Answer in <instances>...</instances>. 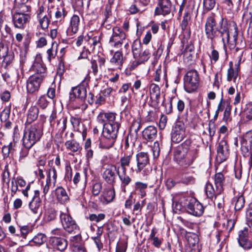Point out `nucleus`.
Here are the masks:
<instances>
[{"mask_svg":"<svg viewBox=\"0 0 252 252\" xmlns=\"http://www.w3.org/2000/svg\"><path fill=\"white\" fill-rule=\"evenodd\" d=\"M205 33L207 38L210 39L212 43L215 42L217 39H221L225 45V41L228 43L229 40L227 20L221 17L217 23L216 16L214 15L208 16L205 22Z\"/></svg>","mask_w":252,"mask_h":252,"instance_id":"f257e3e1","label":"nucleus"},{"mask_svg":"<svg viewBox=\"0 0 252 252\" xmlns=\"http://www.w3.org/2000/svg\"><path fill=\"white\" fill-rule=\"evenodd\" d=\"M116 114L113 112L106 113V124L104 125L103 130V137L99 142V147L108 149L112 147L117 138L118 133L121 124L116 121Z\"/></svg>","mask_w":252,"mask_h":252,"instance_id":"f03ea898","label":"nucleus"},{"mask_svg":"<svg viewBox=\"0 0 252 252\" xmlns=\"http://www.w3.org/2000/svg\"><path fill=\"white\" fill-rule=\"evenodd\" d=\"M190 139L185 140L179 148L175 155V158L178 164L186 168L191 165L198 157V150L191 145Z\"/></svg>","mask_w":252,"mask_h":252,"instance_id":"7ed1b4c3","label":"nucleus"},{"mask_svg":"<svg viewBox=\"0 0 252 252\" xmlns=\"http://www.w3.org/2000/svg\"><path fill=\"white\" fill-rule=\"evenodd\" d=\"M43 125L41 123H37L27 126L23 137V141L28 143V145L33 146L41 139L43 134Z\"/></svg>","mask_w":252,"mask_h":252,"instance_id":"20e7f679","label":"nucleus"},{"mask_svg":"<svg viewBox=\"0 0 252 252\" xmlns=\"http://www.w3.org/2000/svg\"><path fill=\"white\" fill-rule=\"evenodd\" d=\"M199 80V74L196 70H189L184 77L185 91L189 93L194 92L198 87Z\"/></svg>","mask_w":252,"mask_h":252,"instance_id":"39448f33","label":"nucleus"},{"mask_svg":"<svg viewBox=\"0 0 252 252\" xmlns=\"http://www.w3.org/2000/svg\"><path fill=\"white\" fill-rule=\"evenodd\" d=\"M60 220L64 230L69 234H74L79 232V227L67 210L65 212H61Z\"/></svg>","mask_w":252,"mask_h":252,"instance_id":"423d86ee","label":"nucleus"},{"mask_svg":"<svg viewBox=\"0 0 252 252\" xmlns=\"http://www.w3.org/2000/svg\"><path fill=\"white\" fill-rule=\"evenodd\" d=\"M187 212L194 216L200 217L204 213V207L196 198L192 197L184 198Z\"/></svg>","mask_w":252,"mask_h":252,"instance_id":"0eeeda50","label":"nucleus"},{"mask_svg":"<svg viewBox=\"0 0 252 252\" xmlns=\"http://www.w3.org/2000/svg\"><path fill=\"white\" fill-rule=\"evenodd\" d=\"M120 170V167L113 164H108L102 173V177L104 181L112 187L116 183L117 176Z\"/></svg>","mask_w":252,"mask_h":252,"instance_id":"6e6552de","label":"nucleus"},{"mask_svg":"<svg viewBox=\"0 0 252 252\" xmlns=\"http://www.w3.org/2000/svg\"><path fill=\"white\" fill-rule=\"evenodd\" d=\"M185 129V126L183 122H176L173 126L171 132L172 141L176 143L182 141L186 135Z\"/></svg>","mask_w":252,"mask_h":252,"instance_id":"1a4fd4ad","label":"nucleus"},{"mask_svg":"<svg viewBox=\"0 0 252 252\" xmlns=\"http://www.w3.org/2000/svg\"><path fill=\"white\" fill-rule=\"evenodd\" d=\"M67 121V118L62 116L51 126L52 131L56 133L55 138L59 142H62V135L66 128Z\"/></svg>","mask_w":252,"mask_h":252,"instance_id":"9d476101","label":"nucleus"},{"mask_svg":"<svg viewBox=\"0 0 252 252\" xmlns=\"http://www.w3.org/2000/svg\"><path fill=\"white\" fill-rule=\"evenodd\" d=\"M126 35L120 28L115 27L113 29V34L109 40V43L112 46L119 48L125 40Z\"/></svg>","mask_w":252,"mask_h":252,"instance_id":"9b49d317","label":"nucleus"},{"mask_svg":"<svg viewBox=\"0 0 252 252\" xmlns=\"http://www.w3.org/2000/svg\"><path fill=\"white\" fill-rule=\"evenodd\" d=\"M31 18V14L14 13L12 15V22L15 28L23 30L29 23Z\"/></svg>","mask_w":252,"mask_h":252,"instance_id":"f8f14e48","label":"nucleus"},{"mask_svg":"<svg viewBox=\"0 0 252 252\" xmlns=\"http://www.w3.org/2000/svg\"><path fill=\"white\" fill-rule=\"evenodd\" d=\"M47 246L54 251L63 252L67 247V241L61 237L51 236L49 238Z\"/></svg>","mask_w":252,"mask_h":252,"instance_id":"ddd939ff","label":"nucleus"},{"mask_svg":"<svg viewBox=\"0 0 252 252\" xmlns=\"http://www.w3.org/2000/svg\"><path fill=\"white\" fill-rule=\"evenodd\" d=\"M217 152V159L220 162L226 160L229 157V146L225 140L222 139L219 142Z\"/></svg>","mask_w":252,"mask_h":252,"instance_id":"4468645a","label":"nucleus"},{"mask_svg":"<svg viewBox=\"0 0 252 252\" xmlns=\"http://www.w3.org/2000/svg\"><path fill=\"white\" fill-rule=\"evenodd\" d=\"M37 75L31 76L27 81V90L29 94H33L38 91L44 78Z\"/></svg>","mask_w":252,"mask_h":252,"instance_id":"2eb2a0df","label":"nucleus"},{"mask_svg":"<svg viewBox=\"0 0 252 252\" xmlns=\"http://www.w3.org/2000/svg\"><path fill=\"white\" fill-rule=\"evenodd\" d=\"M172 6L170 0H158V6L155 11V14L163 16L168 15L171 11Z\"/></svg>","mask_w":252,"mask_h":252,"instance_id":"dca6fc26","label":"nucleus"},{"mask_svg":"<svg viewBox=\"0 0 252 252\" xmlns=\"http://www.w3.org/2000/svg\"><path fill=\"white\" fill-rule=\"evenodd\" d=\"M87 93V88L83 84L72 87L69 93L70 101H74L76 98H78L82 100L86 97Z\"/></svg>","mask_w":252,"mask_h":252,"instance_id":"f3484780","label":"nucleus"},{"mask_svg":"<svg viewBox=\"0 0 252 252\" xmlns=\"http://www.w3.org/2000/svg\"><path fill=\"white\" fill-rule=\"evenodd\" d=\"M124 62V59L122 52L119 51L116 52L110 60V67L108 68V69L111 70H121Z\"/></svg>","mask_w":252,"mask_h":252,"instance_id":"a211bd4d","label":"nucleus"},{"mask_svg":"<svg viewBox=\"0 0 252 252\" xmlns=\"http://www.w3.org/2000/svg\"><path fill=\"white\" fill-rule=\"evenodd\" d=\"M41 199L40 198V191L35 190L32 200L29 204V207L32 212L34 214L41 213Z\"/></svg>","mask_w":252,"mask_h":252,"instance_id":"6ab92c4d","label":"nucleus"},{"mask_svg":"<svg viewBox=\"0 0 252 252\" xmlns=\"http://www.w3.org/2000/svg\"><path fill=\"white\" fill-rule=\"evenodd\" d=\"M248 229L244 228L239 232L238 243L245 250L252 248V242L248 239Z\"/></svg>","mask_w":252,"mask_h":252,"instance_id":"aec40b11","label":"nucleus"},{"mask_svg":"<svg viewBox=\"0 0 252 252\" xmlns=\"http://www.w3.org/2000/svg\"><path fill=\"white\" fill-rule=\"evenodd\" d=\"M32 69L35 72L33 75L44 78L46 76V67L43 64L41 57H37L32 65Z\"/></svg>","mask_w":252,"mask_h":252,"instance_id":"412c9836","label":"nucleus"},{"mask_svg":"<svg viewBox=\"0 0 252 252\" xmlns=\"http://www.w3.org/2000/svg\"><path fill=\"white\" fill-rule=\"evenodd\" d=\"M157 137V128L153 126H150L142 131V137L147 142H152Z\"/></svg>","mask_w":252,"mask_h":252,"instance_id":"4be33fe9","label":"nucleus"},{"mask_svg":"<svg viewBox=\"0 0 252 252\" xmlns=\"http://www.w3.org/2000/svg\"><path fill=\"white\" fill-rule=\"evenodd\" d=\"M80 24V18L76 14H74L71 18L69 26L66 30V34L68 36H72L77 33L79 29Z\"/></svg>","mask_w":252,"mask_h":252,"instance_id":"5701e85b","label":"nucleus"},{"mask_svg":"<svg viewBox=\"0 0 252 252\" xmlns=\"http://www.w3.org/2000/svg\"><path fill=\"white\" fill-rule=\"evenodd\" d=\"M137 166L136 170L137 173L141 171L149 163V157L146 153L140 152L136 155Z\"/></svg>","mask_w":252,"mask_h":252,"instance_id":"b1692460","label":"nucleus"},{"mask_svg":"<svg viewBox=\"0 0 252 252\" xmlns=\"http://www.w3.org/2000/svg\"><path fill=\"white\" fill-rule=\"evenodd\" d=\"M214 179L217 192L221 193L223 191L224 186L225 184L224 175L221 172H218L215 174Z\"/></svg>","mask_w":252,"mask_h":252,"instance_id":"393cba45","label":"nucleus"},{"mask_svg":"<svg viewBox=\"0 0 252 252\" xmlns=\"http://www.w3.org/2000/svg\"><path fill=\"white\" fill-rule=\"evenodd\" d=\"M55 194L58 201L61 204L68 202L69 197L65 189L62 186L58 187L55 190Z\"/></svg>","mask_w":252,"mask_h":252,"instance_id":"a878e982","label":"nucleus"},{"mask_svg":"<svg viewBox=\"0 0 252 252\" xmlns=\"http://www.w3.org/2000/svg\"><path fill=\"white\" fill-rule=\"evenodd\" d=\"M189 248L187 249L199 251V237L195 234H191L187 236Z\"/></svg>","mask_w":252,"mask_h":252,"instance_id":"bb28decb","label":"nucleus"},{"mask_svg":"<svg viewBox=\"0 0 252 252\" xmlns=\"http://www.w3.org/2000/svg\"><path fill=\"white\" fill-rule=\"evenodd\" d=\"M231 203L234 205L235 211L241 210L244 207L245 200L242 194H238L234 196L232 199Z\"/></svg>","mask_w":252,"mask_h":252,"instance_id":"cd10ccee","label":"nucleus"},{"mask_svg":"<svg viewBox=\"0 0 252 252\" xmlns=\"http://www.w3.org/2000/svg\"><path fill=\"white\" fill-rule=\"evenodd\" d=\"M38 113L39 109L37 107L35 106L31 107L28 111L26 124H30L36 120Z\"/></svg>","mask_w":252,"mask_h":252,"instance_id":"c85d7f7f","label":"nucleus"},{"mask_svg":"<svg viewBox=\"0 0 252 252\" xmlns=\"http://www.w3.org/2000/svg\"><path fill=\"white\" fill-rule=\"evenodd\" d=\"M64 145L66 149L72 153L80 152L82 149L79 143L75 140H67L65 142Z\"/></svg>","mask_w":252,"mask_h":252,"instance_id":"c756f323","label":"nucleus"},{"mask_svg":"<svg viewBox=\"0 0 252 252\" xmlns=\"http://www.w3.org/2000/svg\"><path fill=\"white\" fill-rule=\"evenodd\" d=\"M195 182V178L192 175L187 173H182L179 176V179L178 180V183L186 185L193 184Z\"/></svg>","mask_w":252,"mask_h":252,"instance_id":"7c9ffc66","label":"nucleus"},{"mask_svg":"<svg viewBox=\"0 0 252 252\" xmlns=\"http://www.w3.org/2000/svg\"><path fill=\"white\" fill-rule=\"evenodd\" d=\"M15 13H19L22 14H30L29 12L31 10V6L27 3H15Z\"/></svg>","mask_w":252,"mask_h":252,"instance_id":"2f4dec72","label":"nucleus"},{"mask_svg":"<svg viewBox=\"0 0 252 252\" xmlns=\"http://www.w3.org/2000/svg\"><path fill=\"white\" fill-rule=\"evenodd\" d=\"M118 176L121 181V186L123 188H125L132 181L131 178L126 174V171H122L121 173L119 170Z\"/></svg>","mask_w":252,"mask_h":252,"instance_id":"473e14b6","label":"nucleus"},{"mask_svg":"<svg viewBox=\"0 0 252 252\" xmlns=\"http://www.w3.org/2000/svg\"><path fill=\"white\" fill-rule=\"evenodd\" d=\"M0 58H3L4 61H9L11 58H13L12 55L8 54V48L2 43H0Z\"/></svg>","mask_w":252,"mask_h":252,"instance_id":"72a5a7b5","label":"nucleus"},{"mask_svg":"<svg viewBox=\"0 0 252 252\" xmlns=\"http://www.w3.org/2000/svg\"><path fill=\"white\" fill-rule=\"evenodd\" d=\"M20 228V233H17L16 235L20 236L23 238L26 239L27 235L31 232L33 228V226L31 224L25 225H19Z\"/></svg>","mask_w":252,"mask_h":252,"instance_id":"f704fd0d","label":"nucleus"},{"mask_svg":"<svg viewBox=\"0 0 252 252\" xmlns=\"http://www.w3.org/2000/svg\"><path fill=\"white\" fill-rule=\"evenodd\" d=\"M205 191L207 197L210 199H212L214 197H216V195L220 194L217 192V189H215L212 184L209 182L206 184Z\"/></svg>","mask_w":252,"mask_h":252,"instance_id":"c9c22d12","label":"nucleus"},{"mask_svg":"<svg viewBox=\"0 0 252 252\" xmlns=\"http://www.w3.org/2000/svg\"><path fill=\"white\" fill-rule=\"evenodd\" d=\"M32 145H28L27 143L23 141V147L20 152L19 161L22 162V160L26 157L29 154V150L32 147Z\"/></svg>","mask_w":252,"mask_h":252,"instance_id":"e433bc0d","label":"nucleus"},{"mask_svg":"<svg viewBox=\"0 0 252 252\" xmlns=\"http://www.w3.org/2000/svg\"><path fill=\"white\" fill-rule=\"evenodd\" d=\"M142 51V45L139 40H135L132 45V52L134 58H137L139 53Z\"/></svg>","mask_w":252,"mask_h":252,"instance_id":"4c0bfd02","label":"nucleus"},{"mask_svg":"<svg viewBox=\"0 0 252 252\" xmlns=\"http://www.w3.org/2000/svg\"><path fill=\"white\" fill-rule=\"evenodd\" d=\"M229 66L230 67L227 70V80L228 81L233 80L235 82L238 76V71L234 70L232 62H229Z\"/></svg>","mask_w":252,"mask_h":252,"instance_id":"58836bf2","label":"nucleus"},{"mask_svg":"<svg viewBox=\"0 0 252 252\" xmlns=\"http://www.w3.org/2000/svg\"><path fill=\"white\" fill-rule=\"evenodd\" d=\"M74 235V236H71L69 238V241L73 247L75 248V246L82 245L81 243L83 240L80 231L78 233H76Z\"/></svg>","mask_w":252,"mask_h":252,"instance_id":"ea45409f","label":"nucleus"},{"mask_svg":"<svg viewBox=\"0 0 252 252\" xmlns=\"http://www.w3.org/2000/svg\"><path fill=\"white\" fill-rule=\"evenodd\" d=\"M131 156H126L121 158L120 159V165L122 171H126V167L129 166L130 161L131 159Z\"/></svg>","mask_w":252,"mask_h":252,"instance_id":"a19ab883","label":"nucleus"},{"mask_svg":"<svg viewBox=\"0 0 252 252\" xmlns=\"http://www.w3.org/2000/svg\"><path fill=\"white\" fill-rule=\"evenodd\" d=\"M148 185L146 183H143L140 182H137L135 183V189L136 191H139V194L142 197H144L146 192L145 189L147 188Z\"/></svg>","mask_w":252,"mask_h":252,"instance_id":"79ce46f5","label":"nucleus"},{"mask_svg":"<svg viewBox=\"0 0 252 252\" xmlns=\"http://www.w3.org/2000/svg\"><path fill=\"white\" fill-rule=\"evenodd\" d=\"M46 178L52 179L53 186H55L57 182V172L55 167H51L47 171Z\"/></svg>","mask_w":252,"mask_h":252,"instance_id":"37998d69","label":"nucleus"},{"mask_svg":"<svg viewBox=\"0 0 252 252\" xmlns=\"http://www.w3.org/2000/svg\"><path fill=\"white\" fill-rule=\"evenodd\" d=\"M150 57V53L149 50L145 49L142 50L140 53H139V56L137 57V58H134L135 59L138 60L142 63H145L147 62Z\"/></svg>","mask_w":252,"mask_h":252,"instance_id":"c03bdc74","label":"nucleus"},{"mask_svg":"<svg viewBox=\"0 0 252 252\" xmlns=\"http://www.w3.org/2000/svg\"><path fill=\"white\" fill-rule=\"evenodd\" d=\"M160 96V93L150 95L151 101L149 103V105L154 108L158 107L159 103Z\"/></svg>","mask_w":252,"mask_h":252,"instance_id":"a18cd8bd","label":"nucleus"},{"mask_svg":"<svg viewBox=\"0 0 252 252\" xmlns=\"http://www.w3.org/2000/svg\"><path fill=\"white\" fill-rule=\"evenodd\" d=\"M115 196L114 188L112 187L106 191L104 194V198L108 203L111 202L113 200Z\"/></svg>","mask_w":252,"mask_h":252,"instance_id":"49530a36","label":"nucleus"},{"mask_svg":"<svg viewBox=\"0 0 252 252\" xmlns=\"http://www.w3.org/2000/svg\"><path fill=\"white\" fill-rule=\"evenodd\" d=\"M49 102L45 95H41L38 99L36 104L41 109H45L49 105Z\"/></svg>","mask_w":252,"mask_h":252,"instance_id":"de8ad7c7","label":"nucleus"},{"mask_svg":"<svg viewBox=\"0 0 252 252\" xmlns=\"http://www.w3.org/2000/svg\"><path fill=\"white\" fill-rule=\"evenodd\" d=\"M46 241V236L42 233H38L32 239V241L38 245H41Z\"/></svg>","mask_w":252,"mask_h":252,"instance_id":"09e8293b","label":"nucleus"},{"mask_svg":"<svg viewBox=\"0 0 252 252\" xmlns=\"http://www.w3.org/2000/svg\"><path fill=\"white\" fill-rule=\"evenodd\" d=\"M140 2H136L135 0L133 4L129 8V11L131 14H134L138 12H143V8L140 6Z\"/></svg>","mask_w":252,"mask_h":252,"instance_id":"8fccbe9b","label":"nucleus"},{"mask_svg":"<svg viewBox=\"0 0 252 252\" xmlns=\"http://www.w3.org/2000/svg\"><path fill=\"white\" fill-rule=\"evenodd\" d=\"M37 19H38L40 26L43 30L48 28L50 20L46 15L43 17H40V18H37Z\"/></svg>","mask_w":252,"mask_h":252,"instance_id":"3c124183","label":"nucleus"},{"mask_svg":"<svg viewBox=\"0 0 252 252\" xmlns=\"http://www.w3.org/2000/svg\"><path fill=\"white\" fill-rule=\"evenodd\" d=\"M102 183L100 182H95L93 184L92 192L94 195L97 196L102 189Z\"/></svg>","mask_w":252,"mask_h":252,"instance_id":"603ef678","label":"nucleus"},{"mask_svg":"<svg viewBox=\"0 0 252 252\" xmlns=\"http://www.w3.org/2000/svg\"><path fill=\"white\" fill-rule=\"evenodd\" d=\"M57 53V46L54 47V44H52V46L51 48L49 49L47 51V59L49 62L53 59H55Z\"/></svg>","mask_w":252,"mask_h":252,"instance_id":"864d4df0","label":"nucleus"},{"mask_svg":"<svg viewBox=\"0 0 252 252\" xmlns=\"http://www.w3.org/2000/svg\"><path fill=\"white\" fill-rule=\"evenodd\" d=\"M105 218V215L103 213H100L98 215L92 214L90 215L89 219L91 221L98 222L103 220Z\"/></svg>","mask_w":252,"mask_h":252,"instance_id":"5fc2aeb1","label":"nucleus"},{"mask_svg":"<svg viewBox=\"0 0 252 252\" xmlns=\"http://www.w3.org/2000/svg\"><path fill=\"white\" fill-rule=\"evenodd\" d=\"M235 51V55L237 57L238 60V63L235 65L236 66L235 70L239 72L244 51L240 50L239 48H236Z\"/></svg>","mask_w":252,"mask_h":252,"instance_id":"6e6d98bb","label":"nucleus"},{"mask_svg":"<svg viewBox=\"0 0 252 252\" xmlns=\"http://www.w3.org/2000/svg\"><path fill=\"white\" fill-rule=\"evenodd\" d=\"M10 113V108L9 107H5L1 112L0 119L1 122H6L9 119Z\"/></svg>","mask_w":252,"mask_h":252,"instance_id":"4d7b16f0","label":"nucleus"},{"mask_svg":"<svg viewBox=\"0 0 252 252\" xmlns=\"http://www.w3.org/2000/svg\"><path fill=\"white\" fill-rule=\"evenodd\" d=\"M236 220V217L228 219L227 220L226 223H224V226L226 227V230L229 231L232 230L234 227Z\"/></svg>","mask_w":252,"mask_h":252,"instance_id":"13d9d810","label":"nucleus"},{"mask_svg":"<svg viewBox=\"0 0 252 252\" xmlns=\"http://www.w3.org/2000/svg\"><path fill=\"white\" fill-rule=\"evenodd\" d=\"M216 0H203L204 8L208 10L213 9L216 5Z\"/></svg>","mask_w":252,"mask_h":252,"instance_id":"bf43d9fd","label":"nucleus"},{"mask_svg":"<svg viewBox=\"0 0 252 252\" xmlns=\"http://www.w3.org/2000/svg\"><path fill=\"white\" fill-rule=\"evenodd\" d=\"M2 181L4 183L8 184L10 182V173L8 170V166L6 165L2 173Z\"/></svg>","mask_w":252,"mask_h":252,"instance_id":"052dcab7","label":"nucleus"},{"mask_svg":"<svg viewBox=\"0 0 252 252\" xmlns=\"http://www.w3.org/2000/svg\"><path fill=\"white\" fill-rule=\"evenodd\" d=\"M190 18L189 16L188 13H185L183 16V19L181 24L182 30L185 31L186 29L187 26L188 25L189 21L190 20Z\"/></svg>","mask_w":252,"mask_h":252,"instance_id":"680f3d73","label":"nucleus"},{"mask_svg":"<svg viewBox=\"0 0 252 252\" xmlns=\"http://www.w3.org/2000/svg\"><path fill=\"white\" fill-rule=\"evenodd\" d=\"M141 127V124L140 121L135 120L134 121L131 126V130H133L135 133H137Z\"/></svg>","mask_w":252,"mask_h":252,"instance_id":"e2e57ef3","label":"nucleus"},{"mask_svg":"<svg viewBox=\"0 0 252 252\" xmlns=\"http://www.w3.org/2000/svg\"><path fill=\"white\" fill-rule=\"evenodd\" d=\"M247 223L252 230V208L247 210L246 212Z\"/></svg>","mask_w":252,"mask_h":252,"instance_id":"0e129e2a","label":"nucleus"},{"mask_svg":"<svg viewBox=\"0 0 252 252\" xmlns=\"http://www.w3.org/2000/svg\"><path fill=\"white\" fill-rule=\"evenodd\" d=\"M152 151L153 156L155 158H157L159 155L160 148L159 144L158 141L155 142L152 147Z\"/></svg>","mask_w":252,"mask_h":252,"instance_id":"69168bd1","label":"nucleus"},{"mask_svg":"<svg viewBox=\"0 0 252 252\" xmlns=\"http://www.w3.org/2000/svg\"><path fill=\"white\" fill-rule=\"evenodd\" d=\"M67 14V12L64 9H62V11L57 10L55 13V17L57 19V21H61L64 18Z\"/></svg>","mask_w":252,"mask_h":252,"instance_id":"338daca9","label":"nucleus"},{"mask_svg":"<svg viewBox=\"0 0 252 252\" xmlns=\"http://www.w3.org/2000/svg\"><path fill=\"white\" fill-rule=\"evenodd\" d=\"M245 116L248 121L252 120V106L247 107L245 110Z\"/></svg>","mask_w":252,"mask_h":252,"instance_id":"774afa93","label":"nucleus"}]
</instances>
